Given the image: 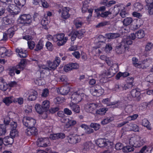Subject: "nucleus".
I'll list each match as a JSON object with an SVG mask.
<instances>
[{
	"mask_svg": "<svg viewBox=\"0 0 153 153\" xmlns=\"http://www.w3.org/2000/svg\"><path fill=\"white\" fill-rule=\"evenodd\" d=\"M145 8L148 10L150 15L153 14V4L152 3H147Z\"/></svg>",
	"mask_w": 153,
	"mask_h": 153,
	"instance_id": "35",
	"label": "nucleus"
},
{
	"mask_svg": "<svg viewBox=\"0 0 153 153\" xmlns=\"http://www.w3.org/2000/svg\"><path fill=\"white\" fill-rule=\"evenodd\" d=\"M35 108L36 112L39 114H41L45 111L42 106L39 104H36L35 105Z\"/></svg>",
	"mask_w": 153,
	"mask_h": 153,
	"instance_id": "41",
	"label": "nucleus"
},
{
	"mask_svg": "<svg viewBox=\"0 0 153 153\" xmlns=\"http://www.w3.org/2000/svg\"><path fill=\"white\" fill-rule=\"evenodd\" d=\"M32 21V17L29 14L22 15L19 16L18 19V22L19 23L24 25L30 24Z\"/></svg>",
	"mask_w": 153,
	"mask_h": 153,
	"instance_id": "7",
	"label": "nucleus"
},
{
	"mask_svg": "<svg viewBox=\"0 0 153 153\" xmlns=\"http://www.w3.org/2000/svg\"><path fill=\"white\" fill-rule=\"evenodd\" d=\"M98 88L96 87V88L93 87L90 90V93L94 96H100L104 93L103 89L99 86H98Z\"/></svg>",
	"mask_w": 153,
	"mask_h": 153,
	"instance_id": "13",
	"label": "nucleus"
},
{
	"mask_svg": "<svg viewBox=\"0 0 153 153\" xmlns=\"http://www.w3.org/2000/svg\"><path fill=\"white\" fill-rule=\"evenodd\" d=\"M37 96V92L35 91H32L28 96V100L30 101L34 100L36 99Z\"/></svg>",
	"mask_w": 153,
	"mask_h": 153,
	"instance_id": "33",
	"label": "nucleus"
},
{
	"mask_svg": "<svg viewBox=\"0 0 153 153\" xmlns=\"http://www.w3.org/2000/svg\"><path fill=\"white\" fill-rule=\"evenodd\" d=\"M123 145L121 143H118L115 145V148L116 150H120L121 149L123 150Z\"/></svg>",
	"mask_w": 153,
	"mask_h": 153,
	"instance_id": "62",
	"label": "nucleus"
},
{
	"mask_svg": "<svg viewBox=\"0 0 153 153\" xmlns=\"http://www.w3.org/2000/svg\"><path fill=\"white\" fill-rule=\"evenodd\" d=\"M129 81L123 86L122 87L123 90H126L131 88L133 86V79L132 77H128V79Z\"/></svg>",
	"mask_w": 153,
	"mask_h": 153,
	"instance_id": "22",
	"label": "nucleus"
},
{
	"mask_svg": "<svg viewBox=\"0 0 153 153\" xmlns=\"http://www.w3.org/2000/svg\"><path fill=\"white\" fill-rule=\"evenodd\" d=\"M13 23L12 20L6 17L4 18L2 20V25L3 26L7 27Z\"/></svg>",
	"mask_w": 153,
	"mask_h": 153,
	"instance_id": "34",
	"label": "nucleus"
},
{
	"mask_svg": "<svg viewBox=\"0 0 153 153\" xmlns=\"http://www.w3.org/2000/svg\"><path fill=\"white\" fill-rule=\"evenodd\" d=\"M45 46L47 49L49 51H51L53 49V47L52 44L49 42H47Z\"/></svg>",
	"mask_w": 153,
	"mask_h": 153,
	"instance_id": "59",
	"label": "nucleus"
},
{
	"mask_svg": "<svg viewBox=\"0 0 153 153\" xmlns=\"http://www.w3.org/2000/svg\"><path fill=\"white\" fill-rule=\"evenodd\" d=\"M15 3L21 7L23 6L26 3V0H15Z\"/></svg>",
	"mask_w": 153,
	"mask_h": 153,
	"instance_id": "50",
	"label": "nucleus"
},
{
	"mask_svg": "<svg viewBox=\"0 0 153 153\" xmlns=\"http://www.w3.org/2000/svg\"><path fill=\"white\" fill-rule=\"evenodd\" d=\"M42 105L44 110L46 111L50 107V102L48 100H45L42 102Z\"/></svg>",
	"mask_w": 153,
	"mask_h": 153,
	"instance_id": "37",
	"label": "nucleus"
},
{
	"mask_svg": "<svg viewBox=\"0 0 153 153\" xmlns=\"http://www.w3.org/2000/svg\"><path fill=\"white\" fill-rule=\"evenodd\" d=\"M149 149L146 146H144L143 147L140 151L138 152H135L134 153H147V151H148Z\"/></svg>",
	"mask_w": 153,
	"mask_h": 153,
	"instance_id": "63",
	"label": "nucleus"
},
{
	"mask_svg": "<svg viewBox=\"0 0 153 153\" xmlns=\"http://www.w3.org/2000/svg\"><path fill=\"white\" fill-rule=\"evenodd\" d=\"M136 37V34L132 33L128 37H126L122 40L120 45L116 47V51L118 54L122 53L124 50L125 51H128L129 48V45L132 44L131 40L134 39Z\"/></svg>",
	"mask_w": 153,
	"mask_h": 153,
	"instance_id": "1",
	"label": "nucleus"
},
{
	"mask_svg": "<svg viewBox=\"0 0 153 153\" xmlns=\"http://www.w3.org/2000/svg\"><path fill=\"white\" fill-rule=\"evenodd\" d=\"M134 151V148L131 146H124L123 149V151L125 152H128Z\"/></svg>",
	"mask_w": 153,
	"mask_h": 153,
	"instance_id": "44",
	"label": "nucleus"
},
{
	"mask_svg": "<svg viewBox=\"0 0 153 153\" xmlns=\"http://www.w3.org/2000/svg\"><path fill=\"white\" fill-rule=\"evenodd\" d=\"M77 32L76 33L77 36L78 38L79 39L82 38L84 34L85 33V31L84 30H82L79 31H75Z\"/></svg>",
	"mask_w": 153,
	"mask_h": 153,
	"instance_id": "57",
	"label": "nucleus"
},
{
	"mask_svg": "<svg viewBox=\"0 0 153 153\" xmlns=\"http://www.w3.org/2000/svg\"><path fill=\"white\" fill-rule=\"evenodd\" d=\"M145 35V32L143 30H140L136 32V37L138 39H141L143 38Z\"/></svg>",
	"mask_w": 153,
	"mask_h": 153,
	"instance_id": "39",
	"label": "nucleus"
},
{
	"mask_svg": "<svg viewBox=\"0 0 153 153\" xmlns=\"http://www.w3.org/2000/svg\"><path fill=\"white\" fill-rule=\"evenodd\" d=\"M88 2L87 0L83 2V5L82 8V13H85L87 11V9H88Z\"/></svg>",
	"mask_w": 153,
	"mask_h": 153,
	"instance_id": "49",
	"label": "nucleus"
},
{
	"mask_svg": "<svg viewBox=\"0 0 153 153\" xmlns=\"http://www.w3.org/2000/svg\"><path fill=\"white\" fill-rule=\"evenodd\" d=\"M114 120V118L113 117H107L102 121L101 122V123L103 125H105L113 121Z\"/></svg>",
	"mask_w": 153,
	"mask_h": 153,
	"instance_id": "47",
	"label": "nucleus"
},
{
	"mask_svg": "<svg viewBox=\"0 0 153 153\" xmlns=\"http://www.w3.org/2000/svg\"><path fill=\"white\" fill-rule=\"evenodd\" d=\"M3 102L7 105H9L12 102H16L15 98L13 96L6 97L3 99Z\"/></svg>",
	"mask_w": 153,
	"mask_h": 153,
	"instance_id": "18",
	"label": "nucleus"
},
{
	"mask_svg": "<svg viewBox=\"0 0 153 153\" xmlns=\"http://www.w3.org/2000/svg\"><path fill=\"white\" fill-rule=\"evenodd\" d=\"M37 145L39 147H46L50 145L49 139L48 138L41 137L39 138L37 141Z\"/></svg>",
	"mask_w": 153,
	"mask_h": 153,
	"instance_id": "9",
	"label": "nucleus"
},
{
	"mask_svg": "<svg viewBox=\"0 0 153 153\" xmlns=\"http://www.w3.org/2000/svg\"><path fill=\"white\" fill-rule=\"evenodd\" d=\"M129 144L132 146L137 147L142 146L145 141L144 139L137 135H132L128 138Z\"/></svg>",
	"mask_w": 153,
	"mask_h": 153,
	"instance_id": "3",
	"label": "nucleus"
},
{
	"mask_svg": "<svg viewBox=\"0 0 153 153\" xmlns=\"http://www.w3.org/2000/svg\"><path fill=\"white\" fill-rule=\"evenodd\" d=\"M10 38H12L14 34V31L13 28L11 27L8 29L6 32Z\"/></svg>",
	"mask_w": 153,
	"mask_h": 153,
	"instance_id": "48",
	"label": "nucleus"
},
{
	"mask_svg": "<svg viewBox=\"0 0 153 153\" xmlns=\"http://www.w3.org/2000/svg\"><path fill=\"white\" fill-rule=\"evenodd\" d=\"M60 62V59L59 58L56 57L53 62L48 61V70H54L59 65Z\"/></svg>",
	"mask_w": 153,
	"mask_h": 153,
	"instance_id": "10",
	"label": "nucleus"
},
{
	"mask_svg": "<svg viewBox=\"0 0 153 153\" xmlns=\"http://www.w3.org/2000/svg\"><path fill=\"white\" fill-rule=\"evenodd\" d=\"M76 123V121L71 117H69L65 123V126L66 128H68L75 125Z\"/></svg>",
	"mask_w": 153,
	"mask_h": 153,
	"instance_id": "23",
	"label": "nucleus"
},
{
	"mask_svg": "<svg viewBox=\"0 0 153 153\" xmlns=\"http://www.w3.org/2000/svg\"><path fill=\"white\" fill-rule=\"evenodd\" d=\"M146 80L147 82H153V74H151L147 76L146 78Z\"/></svg>",
	"mask_w": 153,
	"mask_h": 153,
	"instance_id": "64",
	"label": "nucleus"
},
{
	"mask_svg": "<svg viewBox=\"0 0 153 153\" xmlns=\"http://www.w3.org/2000/svg\"><path fill=\"white\" fill-rule=\"evenodd\" d=\"M69 87L67 85L63 86L57 90V92L62 95L67 94L69 91Z\"/></svg>",
	"mask_w": 153,
	"mask_h": 153,
	"instance_id": "17",
	"label": "nucleus"
},
{
	"mask_svg": "<svg viewBox=\"0 0 153 153\" xmlns=\"http://www.w3.org/2000/svg\"><path fill=\"white\" fill-rule=\"evenodd\" d=\"M152 61L151 59H146L140 62L141 64L140 68H144L148 67L151 63Z\"/></svg>",
	"mask_w": 153,
	"mask_h": 153,
	"instance_id": "26",
	"label": "nucleus"
},
{
	"mask_svg": "<svg viewBox=\"0 0 153 153\" xmlns=\"http://www.w3.org/2000/svg\"><path fill=\"white\" fill-rule=\"evenodd\" d=\"M26 62L25 59H23L21 60L19 64L16 65L17 67H18L20 71L23 70L25 67V65Z\"/></svg>",
	"mask_w": 153,
	"mask_h": 153,
	"instance_id": "38",
	"label": "nucleus"
},
{
	"mask_svg": "<svg viewBox=\"0 0 153 153\" xmlns=\"http://www.w3.org/2000/svg\"><path fill=\"white\" fill-rule=\"evenodd\" d=\"M68 142L71 144H75L79 142L81 140L80 137L76 135H70L67 137Z\"/></svg>",
	"mask_w": 153,
	"mask_h": 153,
	"instance_id": "15",
	"label": "nucleus"
},
{
	"mask_svg": "<svg viewBox=\"0 0 153 153\" xmlns=\"http://www.w3.org/2000/svg\"><path fill=\"white\" fill-rule=\"evenodd\" d=\"M121 8H124V6L123 4H119L116 5L114 8H111L110 9H111V11L112 14L114 16L117 15L120 11Z\"/></svg>",
	"mask_w": 153,
	"mask_h": 153,
	"instance_id": "19",
	"label": "nucleus"
},
{
	"mask_svg": "<svg viewBox=\"0 0 153 153\" xmlns=\"http://www.w3.org/2000/svg\"><path fill=\"white\" fill-rule=\"evenodd\" d=\"M6 127L5 124H0V136L4 135L6 133Z\"/></svg>",
	"mask_w": 153,
	"mask_h": 153,
	"instance_id": "43",
	"label": "nucleus"
},
{
	"mask_svg": "<svg viewBox=\"0 0 153 153\" xmlns=\"http://www.w3.org/2000/svg\"><path fill=\"white\" fill-rule=\"evenodd\" d=\"M43 79H36L34 82L35 84L39 85H41L44 84V82Z\"/></svg>",
	"mask_w": 153,
	"mask_h": 153,
	"instance_id": "60",
	"label": "nucleus"
},
{
	"mask_svg": "<svg viewBox=\"0 0 153 153\" xmlns=\"http://www.w3.org/2000/svg\"><path fill=\"white\" fill-rule=\"evenodd\" d=\"M69 8L66 7H62V10L59 9L58 11L59 13L62 12L61 16L62 18L65 19L68 18L69 17L68 13Z\"/></svg>",
	"mask_w": 153,
	"mask_h": 153,
	"instance_id": "16",
	"label": "nucleus"
},
{
	"mask_svg": "<svg viewBox=\"0 0 153 153\" xmlns=\"http://www.w3.org/2000/svg\"><path fill=\"white\" fill-rule=\"evenodd\" d=\"M22 121L24 125L27 127H33L36 123V121L35 119L28 117H24Z\"/></svg>",
	"mask_w": 153,
	"mask_h": 153,
	"instance_id": "8",
	"label": "nucleus"
},
{
	"mask_svg": "<svg viewBox=\"0 0 153 153\" xmlns=\"http://www.w3.org/2000/svg\"><path fill=\"white\" fill-rule=\"evenodd\" d=\"M76 104L74 102H71L70 104V106L73 111L76 113H79L80 111V107Z\"/></svg>",
	"mask_w": 153,
	"mask_h": 153,
	"instance_id": "30",
	"label": "nucleus"
},
{
	"mask_svg": "<svg viewBox=\"0 0 153 153\" xmlns=\"http://www.w3.org/2000/svg\"><path fill=\"white\" fill-rule=\"evenodd\" d=\"M54 101L56 103L59 104L64 102L65 99L63 97H58L55 99Z\"/></svg>",
	"mask_w": 153,
	"mask_h": 153,
	"instance_id": "56",
	"label": "nucleus"
},
{
	"mask_svg": "<svg viewBox=\"0 0 153 153\" xmlns=\"http://www.w3.org/2000/svg\"><path fill=\"white\" fill-rule=\"evenodd\" d=\"M96 144L100 147L111 146V143L108 140L105 139H99L96 142Z\"/></svg>",
	"mask_w": 153,
	"mask_h": 153,
	"instance_id": "11",
	"label": "nucleus"
},
{
	"mask_svg": "<svg viewBox=\"0 0 153 153\" xmlns=\"http://www.w3.org/2000/svg\"><path fill=\"white\" fill-rule=\"evenodd\" d=\"M109 22L106 21H105L99 23L97 25H96V27H102L105 25H109Z\"/></svg>",
	"mask_w": 153,
	"mask_h": 153,
	"instance_id": "61",
	"label": "nucleus"
},
{
	"mask_svg": "<svg viewBox=\"0 0 153 153\" xmlns=\"http://www.w3.org/2000/svg\"><path fill=\"white\" fill-rule=\"evenodd\" d=\"M2 3V6L6 8L8 12L12 15H16L19 12L20 10L19 8L13 4H10V3H7L2 0L1 1Z\"/></svg>",
	"mask_w": 153,
	"mask_h": 153,
	"instance_id": "4",
	"label": "nucleus"
},
{
	"mask_svg": "<svg viewBox=\"0 0 153 153\" xmlns=\"http://www.w3.org/2000/svg\"><path fill=\"white\" fill-rule=\"evenodd\" d=\"M65 137V134L63 133H60L51 134L50 136V139L52 140H56L59 138L62 139Z\"/></svg>",
	"mask_w": 153,
	"mask_h": 153,
	"instance_id": "27",
	"label": "nucleus"
},
{
	"mask_svg": "<svg viewBox=\"0 0 153 153\" xmlns=\"http://www.w3.org/2000/svg\"><path fill=\"white\" fill-rule=\"evenodd\" d=\"M13 141V138L7 136L3 139V143L5 145L12 144Z\"/></svg>",
	"mask_w": 153,
	"mask_h": 153,
	"instance_id": "32",
	"label": "nucleus"
},
{
	"mask_svg": "<svg viewBox=\"0 0 153 153\" xmlns=\"http://www.w3.org/2000/svg\"><path fill=\"white\" fill-rule=\"evenodd\" d=\"M121 8H124V6L123 4H119L116 5L114 8H111L110 9H111V11L112 14L114 16L117 15L120 11Z\"/></svg>",
	"mask_w": 153,
	"mask_h": 153,
	"instance_id": "20",
	"label": "nucleus"
},
{
	"mask_svg": "<svg viewBox=\"0 0 153 153\" xmlns=\"http://www.w3.org/2000/svg\"><path fill=\"white\" fill-rule=\"evenodd\" d=\"M131 96L133 97H136L137 99L139 100L140 99L141 97H140V92L137 89H134L132 90L131 92Z\"/></svg>",
	"mask_w": 153,
	"mask_h": 153,
	"instance_id": "28",
	"label": "nucleus"
},
{
	"mask_svg": "<svg viewBox=\"0 0 153 153\" xmlns=\"http://www.w3.org/2000/svg\"><path fill=\"white\" fill-rule=\"evenodd\" d=\"M98 107V105L97 104L88 103L85 105L84 109L87 112L92 114Z\"/></svg>",
	"mask_w": 153,
	"mask_h": 153,
	"instance_id": "12",
	"label": "nucleus"
},
{
	"mask_svg": "<svg viewBox=\"0 0 153 153\" xmlns=\"http://www.w3.org/2000/svg\"><path fill=\"white\" fill-rule=\"evenodd\" d=\"M90 126L96 131L98 130L100 128V125L98 123H91L90 124Z\"/></svg>",
	"mask_w": 153,
	"mask_h": 153,
	"instance_id": "54",
	"label": "nucleus"
},
{
	"mask_svg": "<svg viewBox=\"0 0 153 153\" xmlns=\"http://www.w3.org/2000/svg\"><path fill=\"white\" fill-rule=\"evenodd\" d=\"M84 94L80 91L74 92L71 96V102L78 103L82 100Z\"/></svg>",
	"mask_w": 153,
	"mask_h": 153,
	"instance_id": "5",
	"label": "nucleus"
},
{
	"mask_svg": "<svg viewBox=\"0 0 153 153\" xmlns=\"http://www.w3.org/2000/svg\"><path fill=\"white\" fill-rule=\"evenodd\" d=\"M27 129V131L26 132V134L28 135H36L37 134V129L33 126L32 127H29Z\"/></svg>",
	"mask_w": 153,
	"mask_h": 153,
	"instance_id": "25",
	"label": "nucleus"
},
{
	"mask_svg": "<svg viewBox=\"0 0 153 153\" xmlns=\"http://www.w3.org/2000/svg\"><path fill=\"white\" fill-rule=\"evenodd\" d=\"M108 110V109L105 108H100L96 111V114L100 115H104Z\"/></svg>",
	"mask_w": 153,
	"mask_h": 153,
	"instance_id": "46",
	"label": "nucleus"
},
{
	"mask_svg": "<svg viewBox=\"0 0 153 153\" xmlns=\"http://www.w3.org/2000/svg\"><path fill=\"white\" fill-rule=\"evenodd\" d=\"M38 67L39 68V71L41 72L43 71L44 70H48V66L47 67V66L45 65H42L40 64H38Z\"/></svg>",
	"mask_w": 153,
	"mask_h": 153,
	"instance_id": "55",
	"label": "nucleus"
},
{
	"mask_svg": "<svg viewBox=\"0 0 153 153\" xmlns=\"http://www.w3.org/2000/svg\"><path fill=\"white\" fill-rule=\"evenodd\" d=\"M110 100L109 98H105L102 100V102L104 104H106L108 106L114 105L116 104V105L115 106L119 108H124V104L121 102H120L117 104L116 103H115V102H110Z\"/></svg>",
	"mask_w": 153,
	"mask_h": 153,
	"instance_id": "14",
	"label": "nucleus"
},
{
	"mask_svg": "<svg viewBox=\"0 0 153 153\" xmlns=\"http://www.w3.org/2000/svg\"><path fill=\"white\" fill-rule=\"evenodd\" d=\"M112 14V12L111 11V9H110L108 11L101 13L100 16L102 17L106 18L109 15L111 14Z\"/></svg>",
	"mask_w": 153,
	"mask_h": 153,
	"instance_id": "52",
	"label": "nucleus"
},
{
	"mask_svg": "<svg viewBox=\"0 0 153 153\" xmlns=\"http://www.w3.org/2000/svg\"><path fill=\"white\" fill-rule=\"evenodd\" d=\"M133 63L134 65L136 67L138 68H140L141 64L140 62H138V59L135 57H134L132 58Z\"/></svg>",
	"mask_w": 153,
	"mask_h": 153,
	"instance_id": "45",
	"label": "nucleus"
},
{
	"mask_svg": "<svg viewBox=\"0 0 153 153\" xmlns=\"http://www.w3.org/2000/svg\"><path fill=\"white\" fill-rule=\"evenodd\" d=\"M142 125L146 127L149 129H151V127L150 126L149 123V121L146 119H144L142 121Z\"/></svg>",
	"mask_w": 153,
	"mask_h": 153,
	"instance_id": "51",
	"label": "nucleus"
},
{
	"mask_svg": "<svg viewBox=\"0 0 153 153\" xmlns=\"http://www.w3.org/2000/svg\"><path fill=\"white\" fill-rule=\"evenodd\" d=\"M117 67L118 66L116 65H114L111 66L107 71H104L100 76L101 82H105V79L108 76H110V77L113 76L118 71Z\"/></svg>",
	"mask_w": 153,
	"mask_h": 153,
	"instance_id": "2",
	"label": "nucleus"
},
{
	"mask_svg": "<svg viewBox=\"0 0 153 153\" xmlns=\"http://www.w3.org/2000/svg\"><path fill=\"white\" fill-rule=\"evenodd\" d=\"M11 131L10 132V135L11 136V138L15 137L18 136V131L16 129H11Z\"/></svg>",
	"mask_w": 153,
	"mask_h": 153,
	"instance_id": "53",
	"label": "nucleus"
},
{
	"mask_svg": "<svg viewBox=\"0 0 153 153\" xmlns=\"http://www.w3.org/2000/svg\"><path fill=\"white\" fill-rule=\"evenodd\" d=\"M143 7V5L139 2H136L133 5V9L137 11L141 10Z\"/></svg>",
	"mask_w": 153,
	"mask_h": 153,
	"instance_id": "36",
	"label": "nucleus"
},
{
	"mask_svg": "<svg viewBox=\"0 0 153 153\" xmlns=\"http://www.w3.org/2000/svg\"><path fill=\"white\" fill-rule=\"evenodd\" d=\"M133 19L131 17H126L124 19L123 22L124 25L127 26L130 25Z\"/></svg>",
	"mask_w": 153,
	"mask_h": 153,
	"instance_id": "40",
	"label": "nucleus"
},
{
	"mask_svg": "<svg viewBox=\"0 0 153 153\" xmlns=\"http://www.w3.org/2000/svg\"><path fill=\"white\" fill-rule=\"evenodd\" d=\"M43 42L41 40H40L36 45L35 51H40L43 48Z\"/></svg>",
	"mask_w": 153,
	"mask_h": 153,
	"instance_id": "42",
	"label": "nucleus"
},
{
	"mask_svg": "<svg viewBox=\"0 0 153 153\" xmlns=\"http://www.w3.org/2000/svg\"><path fill=\"white\" fill-rule=\"evenodd\" d=\"M54 42H57L58 46H61L63 45L68 40V38L65 37L63 33H60L55 35Z\"/></svg>",
	"mask_w": 153,
	"mask_h": 153,
	"instance_id": "6",
	"label": "nucleus"
},
{
	"mask_svg": "<svg viewBox=\"0 0 153 153\" xmlns=\"http://www.w3.org/2000/svg\"><path fill=\"white\" fill-rule=\"evenodd\" d=\"M83 22L81 18H78L74 21V24L77 28L80 27L83 24Z\"/></svg>",
	"mask_w": 153,
	"mask_h": 153,
	"instance_id": "31",
	"label": "nucleus"
},
{
	"mask_svg": "<svg viewBox=\"0 0 153 153\" xmlns=\"http://www.w3.org/2000/svg\"><path fill=\"white\" fill-rule=\"evenodd\" d=\"M8 85L4 81L3 79L0 77V89L5 91L8 88Z\"/></svg>",
	"mask_w": 153,
	"mask_h": 153,
	"instance_id": "24",
	"label": "nucleus"
},
{
	"mask_svg": "<svg viewBox=\"0 0 153 153\" xmlns=\"http://www.w3.org/2000/svg\"><path fill=\"white\" fill-rule=\"evenodd\" d=\"M16 52L18 53L19 57L21 58H25L27 56V52L21 48H17L16 49Z\"/></svg>",
	"mask_w": 153,
	"mask_h": 153,
	"instance_id": "21",
	"label": "nucleus"
},
{
	"mask_svg": "<svg viewBox=\"0 0 153 153\" xmlns=\"http://www.w3.org/2000/svg\"><path fill=\"white\" fill-rule=\"evenodd\" d=\"M20 71V70L16 66L10 69L9 74L10 76H13L14 75L15 73L17 74H19Z\"/></svg>",
	"mask_w": 153,
	"mask_h": 153,
	"instance_id": "29",
	"label": "nucleus"
},
{
	"mask_svg": "<svg viewBox=\"0 0 153 153\" xmlns=\"http://www.w3.org/2000/svg\"><path fill=\"white\" fill-rule=\"evenodd\" d=\"M64 71L67 72L72 70L71 66L70 63L68 64L65 65L64 68Z\"/></svg>",
	"mask_w": 153,
	"mask_h": 153,
	"instance_id": "58",
	"label": "nucleus"
}]
</instances>
